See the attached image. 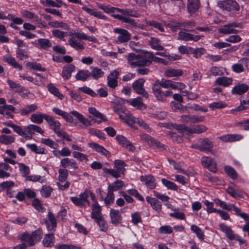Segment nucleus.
I'll return each mask as SVG.
<instances>
[{
    "instance_id": "obj_1",
    "label": "nucleus",
    "mask_w": 249,
    "mask_h": 249,
    "mask_svg": "<svg viewBox=\"0 0 249 249\" xmlns=\"http://www.w3.org/2000/svg\"><path fill=\"white\" fill-rule=\"evenodd\" d=\"M128 64L131 68L145 67L150 65L153 60V54L150 53L141 54L129 53L127 57Z\"/></svg>"
},
{
    "instance_id": "obj_2",
    "label": "nucleus",
    "mask_w": 249,
    "mask_h": 249,
    "mask_svg": "<svg viewBox=\"0 0 249 249\" xmlns=\"http://www.w3.org/2000/svg\"><path fill=\"white\" fill-rule=\"evenodd\" d=\"M117 12L122 13V15L113 14L112 16V17L124 23L136 26L135 20L129 17V16L135 18L139 17L140 14L136 11L131 9H120L117 8Z\"/></svg>"
},
{
    "instance_id": "obj_3",
    "label": "nucleus",
    "mask_w": 249,
    "mask_h": 249,
    "mask_svg": "<svg viewBox=\"0 0 249 249\" xmlns=\"http://www.w3.org/2000/svg\"><path fill=\"white\" fill-rule=\"evenodd\" d=\"M42 234L39 230H37L33 232L32 234L27 232L24 233L21 236L20 239L22 243L24 244L26 247L33 246L39 241Z\"/></svg>"
},
{
    "instance_id": "obj_4",
    "label": "nucleus",
    "mask_w": 249,
    "mask_h": 249,
    "mask_svg": "<svg viewBox=\"0 0 249 249\" xmlns=\"http://www.w3.org/2000/svg\"><path fill=\"white\" fill-rule=\"evenodd\" d=\"M217 5L221 10L229 12L238 11L240 8L237 2L233 0H219Z\"/></svg>"
},
{
    "instance_id": "obj_5",
    "label": "nucleus",
    "mask_w": 249,
    "mask_h": 249,
    "mask_svg": "<svg viewBox=\"0 0 249 249\" xmlns=\"http://www.w3.org/2000/svg\"><path fill=\"white\" fill-rule=\"evenodd\" d=\"M219 226L220 230L225 234L229 239L231 240H236L241 245L246 243L245 240L242 238L239 235L235 234L231 229L228 226L225 224L221 223Z\"/></svg>"
},
{
    "instance_id": "obj_6",
    "label": "nucleus",
    "mask_w": 249,
    "mask_h": 249,
    "mask_svg": "<svg viewBox=\"0 0 249 249\" xmlns=\"http://www.w3.org/2000/svg\"><path fill=\"white\" fill-rule=\"evenodd\" d=\"M213 147L212 142L207 138L199 139L197 143L192 144L191 147L201 151L209 152Z\"/></svg>"
},
{
    "instance_id": "obj_7",
    "label": "nucleus",
    "mask_w": 249,
    "mask_h": 249,
    "mask_svg": "<svg viewBox=\"0 0 249 249\" xmlns=\"http://www.w3.org/2000/svg\"><path fill=\"white\" fill-rule=\"evenodd\" d=\"M118 116L120 120L123 123L127 124L132 127L135 128V120L136 121V117L132 115L130 111L126 109Z\"/></svg>"
},
{
    "instance_id": "obj_8",
    "label": "nucleus",
    "mask_w": 249,
    "mask_h": 249,
    "mask_svg": "<svg viewBox=\"0 0 249 249\" xmlns=\"http://www.w3.org/2000/svg\"><path fill=\"white\" fill-rule=\"evenodd\" d=\"M144 82L145 80L143 78L139 79L132 84V88L137 94L142 95L143 97L147 99L148 94L143 88Z\"/></svg>"
},
{
    "instance_id": "obj_9",
    "label": "nucleus",
    "mask_w": 249,
    "mask_h": 249,
    "mask_svg": "<svg viewBox=\"0 0 249 249\" xmlns=\"http://www.w3.org/2000/svg\"><path fill=\"white\" fill-rule=\"evenodd\" d=\"M202 165L208 169L210 171L216 172L217 171L216 163L211 157L203 156L201 159Z\"/></svg>"
},
{
    "instance_id": "obj_10",
    "label": "nucleus",
    "mask_w": 249,
    "mask_h": 249,
    "mask_svg": "<svg viewBox=\"0 0 249 249\" xmlns=\"http://www.w3.org/2000/svg\"><path fill=\"white\" fill-rule=\"evenodd\" d=\"M71 113L75 117L76 119L81 124L79 126L81 128H87L88 127L91 125V121L87 118L85 117L84 115L76 111H72Z\"/></svg>"
},
{
    "instance_id": "obj_11",
    "label": "nucleus",
    "mask_w": 249,
    "mask_h": 249,
    "mask_svg": "<svg viewBox=\"0 0 249 249\" xmlns=\"http://www.w3.org/2000/svg\"><path fill=\"white\" fill-rule=\"evenodd\" d=\"M116 139L118 143L123 147L125 148L130 152H134L136 150V147L133 145L131 142L128 140L123 135H117Z\"/></svg>"
},
{
    "instance_id": "obj_12",
    "label": "nucleus",
    "mask_w": 249,
    "mask_h": 249,
    "mask_svg": "<svg viewBox=\"0 0 249 249\" xmlns=\"http://www.w3.org/2000/svg\"><path fill=\"white\" fill-rule=\"evenodd\" d=\"M163 126L169 129H176L180 133L190 134V128L183 124H165Z\"/></svg>"
},
{
    "instance_id": "obj_13",
    "label": "nucleus",
    "mask_w": 249,
    "mask_h": 249,
    "mask_svg": "<svg viewBox=\"0 0 249 249\" xmlns=\"http://www.w3.org/2000/svg\"><path fill=\"white\" fill-rule=\"evenodd\" d=\"M71 37L68 40V44L74 49L77 51H82L85 49L84 42L78 40L74 36H71Z\"/></svg>"
},
{
    "instance_id": "obj_14",
    "label": "nucleus",
    "mask_w": 249,
    "mask_h": 249,
    "mask_svg": "<svg viewBox=\"0 0 249 249\" xmlns=\"http://www.w3.org/2000/svg\"><path fill=\"white\" fill-rule=\"evenodd\" d=\"M202 36L199 35H194L184 31H180L178 33V39L185 41H197Z\"/></svg>"
},
{
    "instance_id": "obj_15",
    "label": "nucleus",
    "mask_w": 249,
    "mask_h": 249,
    "mask_svg": "<svg viewBox=\"0 0 249 249\" xmlns=\"http://www.w3.org/2000/svg\"><path fill=\"white\" fill-rule=\"evenodd\" d=\"M69 36H74L76 38L79 40H86L94 43H97L98 41L97 39L94 36H88L82 32H70L69 33Z\"/></svg>"
},
{
    "instance_id": "obj_16",
    "label": "nucleus",
    "mask_w": 249,
    "mask_h": 249,
    "mask_svg": "<svg viewBox=\"0 0 249 249\" xmlns=\"http://www.w3.org/2000/svg\"><path fill=\"white\" fill-rule=\"evenodd\" d=\"M114 32L119 34L117 38L118 41L121 43L127 42L131 38L130 34L126 30L121 28H115L114 29Z\"/></svg>"
},
{
    "instance_id": "obj_17",
    "label": "nucleus",
    "mask_w": 249,
    "mask_h": 249,
    "mask_svg": "<svg viewBox=\"0 0 249 249\" xmlns=\"http://www.w3.org/2000/svg\"><path fill=\"white\" fill-rule=\"evenodd\" d=\"M88 111L90 114H92L95 118L93 119V121L95 123L100 124L103 121H106L107 120L106 117L99 112L94 107H89L88 108Z\"/></svg>"
},
{
    "instance_id": "obj_18",
    "label": "nucleus",
    "mask_w": 249,
    "mask_h": 249,
    "mask_svg": "<svg viewBox=\"0 0 249 249\" xmlns=\"http://www.w3.org/2000/svg\"><path fill=\"white\" fill-rule=\"evenodd\" d=\"M109 215L111 218V222L113 225H117L122 222V217L119 210L110 209Z\"/></svg>"
},
{
    "instance_id": "obj_19",
    "label": "nucleus",
    "mask_w": 249,
    "mask_h": 249,
    "mask_svg": "<svg viewBox=\"0 0 249 249\" xmlns=\"http://www.w3.org/2000/svg\"><path fill=\"white\" fill-rule=\"evenodd\" d=\"M119 74V72L117 71H114L109 74L107 78L108 87L114 89L117 86Z\"/></svg>"
},
{
    "instance_id": "obj_20",
    "label": "nucleus",
    "mask_w": 249,
    "mask_h": 249,
    "mask_svg": "<svg viewBox=\"0 0 249 249\" xmlns=\"http://www.w3.org/2000/svg\"><path fill=\"white\" fill-rule=\"evenodd\" d=\"M249 89V87L247 84H238L232 89L231 93L233 94L242 95L247 92Z\"/></svg>"
},
{
    "instance_id": "obj_21",
    "label": "nucleus",
    "mask_w": 249,
    "mask_h": 249,
    "mask_svg": "<svg viewBox=\"0 0 249 249\" xmlns=\"http://www.w3.org/2000/svg\"><path fill=\"white\" fill-rule=\"evenodd\" d=\"M60 164L63 168H71L74 169H77L78 166L76 161L69 158H65L61 160Z\"/></svg>"
},
{
    "instance_id": "obj_22",
    "label": "nucleus",
    "mask_w": 249,
    "mask_h": 249,
    "mask_svg": "<svg viewBox=\"0 0 249 249\" xmlns=\"http://www.w3.org/2000/svg\"><path fill=\"white\" fill-rule=\"evenodd\" d=\"M82 9L89 15L98 18L102 19H106L107 18V17L105 15L103 14L101 12L97 11L96 9L89 8L86 6H83Z\"/></svg>"
},
{
    "instance_id": "obj_23",
    "label": "nucleus",
    "mask_w": 249,
    "mask_h": 249,
    "mask_svg": "<svg viewBox=\"0 0 249 249\" xmlns=\"http://www.w3.org/2000/svg\"><path fill=\"white\" fill-rule=\"evenodd\" d=\"M127 102L138 109L143 110L146 108V106L142 103V100L141 97H137L131 100L127 101Z\"/></svg>"
},
{
    "instance_id": "obj_24",
    "label": "nucleus",
    "mask_w": 249,
    "mask_h": 249,
    "mask_svg": "<svg viewBox=\"0 0 249 249\" xmlns=\"http://www.w3.org/2000/svg\"><path fill=\"white\" fill-rule=\"evenodd\" d=\"M46 121L49 124L51 129L53 130L55 133H56L60 129V123L55 120L53 117L48 115L45 118Z\"/></svg>"
},
{
    "instance_id": "obj_25",
    "label": "nucleus",
    "mask_w": 249,
    "mask_h": 249,
    "mask_svg": "<svg viewBox=\"0 0 249 249\" xmlns=\"http://www.w3.org/2000/svg\"><path fill=\"white\" fill-rule=\"evenodd\" d=\"M141 181L150 189H154L156 187V183L155 182V178L151 175H146L142 176L141 178Z\"/></svg>"
},
{
    "instance_id": "obj_26",
    "label": "nucleus",
    "mask_w": 249,
    "mask_h": 249,
    "mask_svg": "<svg viewBox=\"0 0 249 249\" xmlns=\"http://www.w3.org/2000/svg\"><path fill=\"white\" fill-rule=\"evenodd\" d=\"M3 59L5 62L7 63L13 68L18 69L19 71L22 70V67L18 64L14 57L9 55H5L3 57Z\"/></svg>"
},
{
    "instance_id": "obj_27",
    "label": "nucleus",
    "mask_w": 249,
    "mask_h": 249,
    "mask_svg": "<svg viewBox=\"0 0 249 249\" xmlns=\"http://www.w3.org/2000/svg\"><path fill=\"white\" fill-rule=\"evenodd\" d=\"M89 146L94 149L96 152L104 155L106 157H109L110 155V153L103 146L95 142L89 143Z\"/></svg>"
},
{
    "instance_id": "obj_28",
    "label": "nucleus",
    "mask_w": 249,
    "mask_h": 249,
    "mask_svg": "<svg viewBox=\"0 0 249 249\" xmlns=\"http://www.w3.org/2000/svg\"><path fill=\"white\" fill-rule=\"evenodd\" d=\"M183 74V71L181 69L168 68L164 71V75L167 77H179Z\"/></svg>"
},
{
    "instance_id": "obj_29",
    "label": "nucleus",
    "mask_w": 249,
    "mask_h": 249,
    "mask_svg": "<svg viewBox=\"0 0 249 249\" xmlns=\"http://www.w3.org/2000/svg\"><path fill=\"white\" fill-rule=\"evenodd\" d=\"M242 138L243 136L239 134H227L222 136L219 138L221 141L226 142L239 141Z\"/></svg>"
},
{
    "instance_id": "obj_30",
    "label": "nucleus",
    "mask_w": 249,
    "mask_h": 249,
    "mask_svg": "<svg viewBox=\"0 0 249 249\" xmlns=\"http://www.w3.org/2000/svg\"><path fill=\"white\" fill-rule=\"evenodd\" d=\"M112 109L118 115L126 109L123 102L120 100H116L113 103Z\"/></svg>"
},
{
    "instance_id": "obj_31",
    "label": "nucleus",
    "mask_w": 249,
    "mask_h": 249,
    "mask_svg": "<svg viewBox=\"0 0 249 249\" xmlns=\"http://www.w3.org/2000/svg\"><path fill=\"white\" fill-rule=\"evenodd\" d=\"M232 78L226 76L220 77L217 78L214 82L215 85H221L225 87H227L232 84Z\"/></svg>"
},
{
    "instance_id": "obj_32",
    "label": "nucleus",
    "mask_w": 249,
    "mask_h": 249,
    "mask_svg": "<svg viewBox=\"0 0 249 249\" xmlns=\"http://www.w3.org/2000/svg\"><path fill=\"white\" fill-rule=\"evenodd\" d=\"M75 67L72 65H68L63 67L62 76L65 79H69L71 75V73L75 71Z\"/></svg>"
},
{
    "instance_id": "obj_33",
    "label": "nucleus",
    "mask_w": 249,
    "mask_h": 249,
    "mask_svg": "<svg viewBox=\"0 0 249 249\" xmlns=\"http://www.w3.org/2000/svg\"><path fill=\"white\" fill-rule=\"evenodd\" d=\"M37 108V106L36 104L28 105L24 108L20 109L19 110V113L22 116H27L30 113L36 110Z\"/></svg>"
},
{
    "instance_id": "obj_34",
    "label": "nucleus",
    "mask_w": 249,
    "mask_h": 249,
    "mask_svg": "<svg viewBox=\"0 0 249 249\" xmlns=\"http://www.w3.org/2000/svg\"><path fill=\"white\" fill-rule=\"evenodd\" d=\"M199 7V2L198 0H188L187 9L189 13H195L198 9Z\"/></svg>"
},
{
    "instance_id": "obj_35",
    "label": "nucleus",
    "mask_w": 249,
    "mask_h": 249,
    "mask_svg": "<svg viewBox=\"0 0 249 249\" xmlns=\"http://www.w3.org/2000/svg\"><path fill=\"white\" fill-rule=\"evenodd\" d=\"M47 115L39 112L32 114L30 117L31 121L36 124H40L43 122V119L45 120Z\"/></svg>"
},
{
    "instance_id": "obj_36",
    "label": "nucleus",
    "mask_w": 249,
    "mask_h": 249,
    "mask_svg": "<svg viewBox=\"0 0 249 249\" xmlns=\"http://www.w3.org/2000/svg\"><path fill=\"white\" fill-rule=\"evenodd\" d=\"M90 69L91 70L90 76L94 80H98L100 78L103 76L104 74V71L101 69L95 67H90Z\"/></svg>"
},
{
    "instance_id": "obj_37",
    "label": "nucleus",
    "mask_w": 249,
    "mask_h": 249,
    "mask_svg": "<svg viewBox=\"0 0 249 249\" xmlns=\"http://www.w3.org/2000/svg\"><path fill=\"white\" fill-rule=\"evenodd\" d=\"M92 212L91 213V217L94 220L103 217L101 213V208L100 206L98 204H92Z\"/></svg>"
},
{
    "instance_id": "obj_38",
    "label": "nucleus",
    "mask_w": 249,
    "mask_h": 249,
    "mask_svg": "<svg viewBox=\"0 0 249 249\" xmlns=\"http://www.w3.org/2000/svg\"><path fill=\"white\" fill-rule=\"evenodd\" d=\"M168 208H170L174 213H169V216L178 219L184 220L185 219V214L182 212H179L178 209L174 208L172 205L169 204Z\"/></svg>"
},
{
    "instance_id": "obj_39",
    "label": "nucleus",
    "mask_w": 249,
    "mask_h": 249,
    "mask_svg": "<svg viewBox=\"0 0 249 249\" xmlns=\"http://www.w3.org/2000/svg\"><path fill=\"white\" fill-rule=\"evenodd\" d=\"M48 90L54 96L58 97L59 99H63L64 96L61 94L59 89L55 87L53 84H49L46 86Z\"/></svg>"
},
{
    "instance_id": "obj_40",
    "label": "nucleus",
    "mask_w": 249,
    "mask_h": 249,
    "mask_svg": "<svg viewBox=\"0 0 249 249\" xmlns=\"http://www.w3.org/2000/svg\"><path fill=\"white\" fill-rule=\"evenodd\" d=\"M90 76V71L87 70L79 71L75 75V78L77 80L85 81Z\"/></svg>"
},
{
    "instance_id": "obj_41",
    "label": "nucleus",
    "mask_w": 249,
    "mask_h": 249,
    "mask_svg": "<svg viewBox=\"0 0 249 249\" xmlns=\"http://www.w3.org/2000/svg\"><path fill=\"white\" fill-rule=\"evenodd\" d=\"M54 236L53 234H46L43 240V244L45 247H52L54 245Z\"/></svg>"
},
{
    "instance_id": "obj_42",
    "label": "nucleus",
    "mask_w": 249,
    "mask_h": 249,
    "mask_svg": "<svg viewBox=\"0 0 249 249\" xmlns=\"http://www.w3.org/2000/svg\"><path fill=\"white\" fill-rule=\"evenodd\" d=\"M15 135H1L0 136V143L9 145L15 141Z\"/></svg>"
},
{
    "instance_id": "obj_43",
    "label": "nucleus",
    "mask_w": 249,
    "mask_h": 249,
    "mask_svg": "<svg viewBox=\"0 0 249 249\" xmlns=\"http://www.w3.org/2000/svg\"><path fill=\"white\" fill-rule=\"evenodd\" d=\"M36 46L41 49L48 50L52 46V43L48 39L40 38L37 40V44Z\"/></svg>"
},
{
    "instance_id": "obj_44",
    "label": "nucleus",
    "mask_w": 249,
    "mask_h": 249,
    "mask_svg": "<svg viewBox=\"0 0 249 249\" xmlns=\"http://www.w3.org/2000/svg\"><path fill=\"white\" fill-rule=\"evenodd\" d=\"M124 185V181L121 180H117L111 184H109L107 187V190H109L113 192L122 188Z\"/></svg>"
},
{
    "instance_id": "obj_45",
    "label": "nucleus",
    "mask_w": 249,
    "mask_h": 249,
    "mask_svg": "<svg viewBox=\"0 0 249 249\" xmlns=\"http://www.w3.org/2000/svg\"><path fill=\"white\" fill-rule=\"evenodd\" d=\"M47 217L49 222L51 224V225H47L48 230L53 231H55L57 225L56 220L55 216L52 212H49Z\"/></svg>"
},
{
    "instance_id": "obj_46",
    "label": "nucleus",
    "mask_w": 249,
    "mask_h": 249,
    "mask_svg": "<svg viewBox=\"0 0 249 249\" xmlns=\"http://www.w3.org/2000/svg\"><path fill=\"white\" fill-rule=\"evenodd\" d=\"M25 129L30 135H32L35 132H37L40 134H43L44 133V131L40 127L35 124H30L27 125Z\"/></svg>"
},
{
    "instance_id": "obj_47",
    "label": "nucleus",
    "mask_w": 249,
    "mask_h": 249,
    "mask_svg": "<svg viewBox=\"0 0 249 249\" xmlns=\"http://www.w3.org/2000/svg\"><path fill=\"white\" fill-rule=\"evenodd\" d=\"M191 231L196 234V237L201 241L204 239V234L203 231L197 226L192 225L191 226Z\"/></svg>"
},
{
    "instance_id": "obj_48",
    "label": "nucleus",
    "mask_w": 249,
    "mask_h": 249,
    "mask_svg": "<svg viewBox=\"0 0 249 249\" xmlns=\"http://www.w3.org/2000/svg\"><path fill=\"white\" fill-rule=\"evenodd\" d=\"M219 32L223 34H237L238 33L237 30L231 28L229 24L225 25L223 27L220 28Z\"/></svg>"
},
{
    "instance_id": "obj_49",
    "label": "nucleus",
    "mask_w": 249,
    "mask_h": 249,
    "mask_svg": "<svg viewBox=\"0 0 249 249\" xmlns=\"http://www.w3.org/2000/svg\"><path fill=\"white\" fill-rule=\"evenodd\" d=\"M226 192L231 196L235 198L242 197V193L237 189H235L232 187H229L226 189Z\"/></svg>"
},
{
    "instance_id": "obj_50",
    "label": "nucleus",
    "mask_w": 249,
    "mask_h": 249,
    "mask_svg": "<svg viewBox=\"0 0 249 249\" xmlns=\"http://www.w3.org/2000/svg\"><path fill=\"white\" fill-rule=\"evenodd\" d=\"M114 165L115 169L121 174H124L125 166L124 162L121 160H117L114 161Z\"/></svg>"
},
{
    "instance_id": "obj_51",
    "label": "nucleus",
    "mask_w": 249,
    "mask_h": 249,
    "mask_svg": "<svg viewBox=\"0 0 249 249\" xmlns=\"http://www.w3.org/2000/svg\"><path fill=\"white\" fill-rule=\"evenodd\" d=\"M224 171L226 174L233 179L237 178V173L234 168L230 166H226L224 168Z\"/></svg>"
},
{
    "instance_id": "obj_52",
    "label": "nucleus",
    "mask_w": 249,
    "mask_h": 249,
    "mask_svg": "<svg viewBox=\"0 0 249 249\" xmlns=\"http://www.w3.org/2000/svg\"><path fill=\"white\" fill-rule=\"evenodd\" d=\"M26 146L29 148L32 151L39 154H45L44 148L40 147H38L36 144L27 143Z\"/></svg>"
},
{
    "instance_id": "obj_53",
    "label": "nucleus",
    "mask_w": 249,
    "mask_h": 249,
    "mask_svg": "<svg viewBox=\"0 0 249 249\" xmlns=\"http://www.w3.org/2000/svg\"><path fill=\"white\" fill-rule=\"evenodd\" d=\"M115 195L113 192L108 190L107 196L103 199L104 203L107 206L110 205L114 203Z\"/></svg>"
},
{
    "instance_id": "obj_54",
    "label": "nucleus",
    "mask_w": 249,
    "mask_h": 249,
    "mask_svg": "<svg viewBox=\"0 0 249 249\" xmlns=\"http://www.w3.org/2000/svg\"><path fill=\"white\" fill-rule=\"evenodd\" d=\"M207 130V127L202 124H199L196 126L195 127L190 129V134L196 133L200 134L201 133L206 132Z\"/></svg>"
},
{
    "instance_id": "obj_55",
    "label": "nucleus",
    "mask_w": 249,
    "mask_h": 249,
    "mask_svg": "<svg viewBox=\"0 0 249 249\" xmlns=\"http://www.w3.org/2000/svg\"><path fill=\"white\" fill-rule=\"evenodd\" d=\"M41 142L42 143L46 145L53 149H56L59 146L57 143L55 142L53 140L49 138H42L41 140Z\"/></svg>"
},
{
    "instance_id": "obj_56",
    "label": "nucleus",
    "mask_w": 249,
    "mask_h": 249,
    "mask_svg": "<svg viewBox=\"0 0 249 249\" xmlns=\"http://www.w3.org/2000/svg\"><path fill=\"white\" fill-rule=\"evenodd\" d=\"M226 107L227 105L221 101L214 102L209 105V108L212 110L223 108Z\"/></svg>"
},
{
    "instance_id": "obj_57",
    "label": "nucleus",
    "mask_w": 249,
    "mask_h": 249,
    "mask_svg": "<svg viewBox=\"0 0 249 249\" xmlns=\"http://www.w3.org/2000/svg\"><path fill=\"white\" fill-rule=\"evenodd\" d=\"M16 56L20 60H23L27 59L29 56L27 50L20 48H17L16 49Z\"/></svg>"
},
{
    "instance_id": "obj_58",
    "label": "nucleus",
    "mask_w": 249,
    "mask_h": 249,
    "mask_svg": "<svg viewBox=\"0 0 249 249\" xmlns=\"http://www.w3.org/2000/svg\"><path fill=\"white\" fill-rule=\"evenodd\" d=\"M49 25L53 28H61L64 30H67L68 29V25L66 23L62 21H53L50 22Z\"/></svg>"
},
{
    "instance_id": "obj_59",
    "label": "nucleus",
    "mask_w": 249,
    "mask_h": 249,
    "mask_svg": "<svg viewBox=\"0 0 249 249\" xmlns=\"http://www.w3.org/2000/svg\"><path fill=\"white\" fill-rule=\"evenodd\" d=\"M18 165L20 174L23 177L26 178L30 172L29 167L23 163H18Z\"/></svg>"
},
{
    "instance_id": "obj_60",
    "label": "nucleus",
    "mask_w": 249,
    "mask_h": 249,
    "mask_svg": "<svg viewBox=\"0 0 249 249\" xmlns=\"http://www.w3.org/2000/svg\"><path fill=\"white\" fill-rule=\"evenodd\" d=\"M94 221L99 225L101 231L105 232L107 230V225L103 217L96 219Z\"/></svg>"
},
{
    "instance_id": "obj_61",
    "label": "nucleus",
    "mask_w": 249,
    "mask_h": 249,
    "mask_svg": "<svg viewBox=\"0 0 249 249\" xmlns=\"http://www.w3.org/2000/svg\"><path fill=\"white\" fill-rule=\"evenodd\" d=\"M52 32L54 36L64 41L65 40V37L69 35L68 32H65L59 30H53Z\"/></svg>"
},
{
    "instance_id": "obj_62",
    "label": "nucleus",
    "mask_w": 249,
    "mask_h": 249,
    "mask_svg": "<svg viewBox=\"0 0 249 249\" xmlns=\"http://www.w3.org/2000/svg\"><path fill=\"white\" fill-rule=\"evenodd\" d=\"M52 190V188L49 186H43L40 191L41 195L45 198L49 197L51 195Z\"/></svg>"
},
{
    "instance_id": "obj_63",
    "label": "nucleus",
    "mask_w": 249,
    "mask_h": 249,
    "mask_svg": "<svg viewBox=\"0 0 249 249\" xmlns=\"http://www.w3.org/2000/svg\"><path fill=\"white\" fill-rule=\"evenodd\" d=\"M161 182L162 184L166 186L168 189L172 190H177L178 186L177 185L173 182H172L170 180H168L165 178H162L161 179Z\"/></svg>"
},
{
    "instance_id": "obj_64",
    "label": "nucleus",
    "mask_w": 249,
    "mask_h": 249,
    "mask_svg": "<svg viewBox=\"0 0 249 249\" xmlns=\"http://www.w3.org/2000/svg\"><path fill=\"white\" fill-rule=\"evenodd\" d=\"M58 173V180L60 182L66 181L68 176V171L65 169H59Z\"/></svg>"
}]
</instances>
